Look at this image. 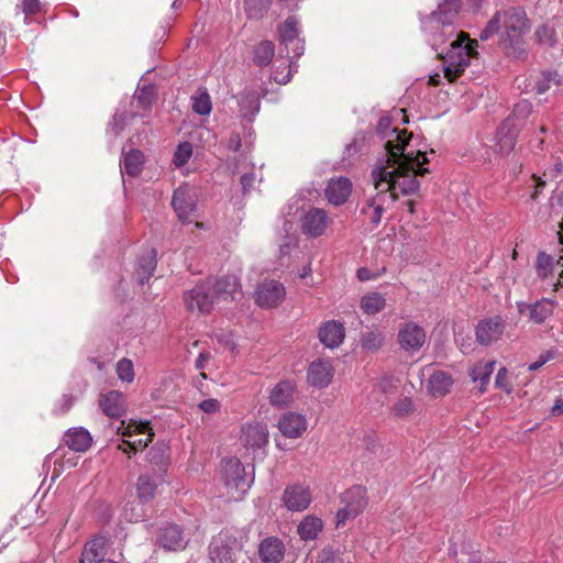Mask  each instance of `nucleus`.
<instances>
[{"label":"nucleus","mask_w":563,"mask_h":563,"mask_svg":"<svg viewBox=\"0 0 563 563\" xmlns=\"http://www.w3.org/2000/svg\"><path fill=\"white\" fill-rule=\"evenodd\" d=\"M352 184L346 177L331 179L325 189L328 201L334 206L344 203L351 195Z\"/></svg>","instance_id":"26"},{"label":"nucleus","mask_w":563,"mask_h":563,"mask_svg":"<svg viewBox=\"0 0 563 563\" xmlns=\"http://www.w3.org/2000/svg\"><path fill=\"white\" fill-rule=\"evenodd\" d=\"M65 443L75 452H85L91 446L92 438L88 430L78 427L67 431L65 434Z\"/></svg>","instance_id":"31"},{"label":"nucleus","mask_w":563,"mask_h":563,"mask_svg":"<svg viewBox=\"0 0 563 563\" xmlns=\"http://www.w3.org/2000/svg\"><path fill=\"white\" fill-rule=\"evenodd\" d=\"M241 442L251 449H261L268 443V430L263 423H249L242 427Z\"/></svg>","instance_id":"22"},{"label":"nucleus","mask_w":563,"mask_h":563,"mask_svg":"<svg viewBox=\"0 0 563 563\" xmlns=\"http://www.w3.org/2000/svg\"><path fill=\"white\" fill-rule=\"evenodd\" d=\"M453 385V379L450 374L443 371H434L428 380V390L434 397L446 395Z\"/></svg>","instance_id":"33"},{"label":"nucleus","mask_w":563,"mask_h":563,"mask_svg":"<svg viewBox=\"0 0 563 563\" xmlns=\"http://www.w3.org/2000/svg\"><path fill=\"white\" fill-rule=\"evenodd\" d=\"M476 46L477 42L475 40L471 41L464 32H460L451 43L450 49L443 56L444 77L450 82L455 81L465 71L471 57L477 54Z\"/></svg>","instance_id":"4"},{"label":"nucleus","mask_w":563,"mask_h":563,"mask_svg":"<svg viewBox=\"0 0 563 563\" xmlns=\"http://www.w3.org/2000/svg\"><path fill=\"white\" fill-rule=\"evenodd\" d=\"M143 165L144 155L140 150L129 151L121 162V168L132 177L137 176L142 172Z\"/></svg>","instance_id":"36"},{"label":"nucleus","mask_w":563,"mask_h":563,"mask_svg":"<svg viewBox=\"0 0 563 563\" xmlns=\"http://www.w3.org/2000/svg\"><path fill=\"white\" fill-rule=\"evenodd\" d=\"M285 551L284 542L277 537H267L258 545V555L264 563H279Z\"/></svg>","instance_id":"25"},{"label":"nucleus","mask_w":563,"mask_h":563,"mask_svg":"<svg viewBox=\"0 0 563 563\" xmlns=\"http://www.w3.org/2000/svg\"><path fill=\"white\" fill-rule=\"evenodd\" d=\"M385 338L379 331H368L362 335L361 345L368 351H377L384 344Z\"/></svg>","instance_id":"46"},{"label":"nucleus","mask_w":563,"mask_h":563,"mask_svg":"<svg viewBox=\"0 0 563 563\" xmlns=\"http://www.w3.org/2000/svg\"><path fill=\"white\" fill-rule=\"evenodd\" d=\"M167 446L164 444L155 445L150 449L147 452V460L148 462L157 467V474L165 473L168 465V454H167Z\"/></svg>","instance_id":"39"},{"label":"nucleus","mask_w":563,"mask_h":563,"mask_svg":"<svg viewBox=\"0 0 563 563\" xmlns=\"http://www.w3.org/2000/svg\"><path fill=\"white\" fill-rule=\"evenodd\" d=\"M192 111L200 115H208L212 110V103L209 92L206 88L199 89L191 97Z\"/></svg>","instance_id":"40"},{"label":"nucleus","mask_w":563,"mask_h":563,"mask_svg":"<svg viewBox=\"0 0 563 563\" xmlns=\"http://www.w3.org/2000/svg\"><path fill=\"white\" fill-rule=\"evenodd\" d=\"M506 321L501 316H490L482 319L475 328L476 341L483 346H489L504 335Z\"/></svg>","instance_id":"11"},{"label":"nucleus","mask_w":563,"mask_h":563,"mask_svg":"<svg viewBox=\"0 0 563 563\" xmlns=\"http://www.w3.org/2000/svg\"><path fill=\"white\" fill-rule=\"evenodd\" d=\"M199 409L202 410L206 413H214L220 410V402L217 399L209 398L206 400H202L198 405Z\"/></svg>","instance_id":"58"},{"label":"nucleus","mask_w":563,"mask_h":563,"mask_svg":"<svg viewBox=\"0 0 563 563\" xmlns=\"http://www.w3.org/2000/svg\"><path fill=\"white\" fill-rule=\"evenodd\" d=\"M285 287L277 280H265L258 285L255 301L262 308L278 306L285 299Z\"/></svg>","instance_id":"16"},{"label":"nucleus","mask_w":563,"mask_h":563,"mask_svg":"<svg viewBox=\"0 0 563 563\" xmlns=\"http://www.w3.org/2000/svg\"><path fill=\"white\" fill-rule=\"evenodd\" d=\"M134 99L139 102L141 108L147 109L155 99V87L153 85L139 87L134 95Z\"/></svg>","instance_id":"47"},{"label":"nucleus","mask_w":563,"mask_h":563,"mask_svg":"<svg viewBox=\"0 0 563 563\" xmlns=\"http://www.w3.org/2000/svg\"><path fill=\"white\" fill-rule=\"evenodd\" d=\"M563 174V162L555 161L553 165L545 169L543 173V177L550 180H555L559 176Z\"/></svg>","instance_id":"57"},{"label":"nucleus","mask_w":563,"mask_h":563,"mask_svg":"<svg viewBox=\"0 0 563 563\" xmlns=\"http://www.w3.org/2000/svg\"><path fill=\"white\" fill-rule=\"evenodd\" d=\"M99 406L103 413L110 418H120L125 412L124 397L119 390H110L101 395Z\"/></svg>","instance_id":"27"},{"label":"nucleus","mask_w":563,"mask_h":563,"mask_svg":"<svg viewBox=\"0 0 563 563\" xmlns=\"http://www.w3.org/2000/svg\"><path fill=\"white\" fill-rule=\"evenodd\" d=\"M460 8V0H443L435 11L421 20L423 30L431 35L435 44L444 43L455 34L453 23Z\"/></svg>","instance_id":"3"},{"label":"nucleus","mask_w":563,"mask_h":563,"mask_svg":"<svg viewBox=\"0 0 563 563\" xmlns=\"http://www.w3.org/2000/svg\"><path fill=\"white\" fill-rule=\"evenodd\" d=\"M272 0H245V5L251 15L262 14L268 9Z\"/></svg>","instance_id":"54"},{"label":"nucleus","mask_w":563,"mask_h":563,"mask_svg":"<svg viewBox=\"0 0 563 563\" xmlns=\"http://www.w3.org/2000/svg\"><path fill=\"white\" fill-rule=\"evenodd\" d=\"M272 78L274 81L280 85H286L290 81L291 78V65L287 64L283 66V70H279L278 67L273 71Z\"/></svg>","instance_id":"55"},{"label":"nucleus","mask_w":563,"mask_h":563,"mask_svg":"<svg viewBox=\"0 0 563 563\" xmlns=\"http://www.w3.org/2000/svg\"><path fill=\"white\" fill-rule=\"evenodd\" d=\"M521 124L514 123V119H506L496 132V148L503 155H508L517 143Z\"/></svg>","instance_id":"19"},{"label":"nucleus","mask_w":563,"mask_h":563,"mask_svg":"<svg viewBox=\"0 0 563 563\" xmlns=\"http://www.w3.org/2000/svg\"><path fill=\"white\" fill-rule=\"evenodd\" d=\"M495 369V362H486L484 364H478L472 371V379L473 382H478V389L481 393H484L486 389V385L489 383L490 376Z\"/></svg>","instance_id":"41"},{"label":"nucleus","mask_w":563,"mask_h":563,"mask_svg":"<svg viewBox=\"0 0 563 563\" xmlns=\"http://www.w3.org/2000/svg\"><path fill=\"white\" fill-rule=\"evenodd\" d=\"M184 301L191 312L209 313L216 302V296L211 289V278L185 292Z\"/></svg>","instance_id":"9"},{"label":"nucleus","mask_w":563,"mask_h":563,"mask_svg":"<svg viewBox=\"0 0 563 563\" xmlns=\"http://www.w3.org/2000/svg\"><path fill=\"white\" fill-rule=\"evenodd\" d=\"M556 305L555 299L542 298L532 303H518V309L520 313L528 312L533 323L542 324L553 314Z\"/></svg>","instance_id":"17"},{"label":"nucleus","mask_w":563,"mask_h":563,"mask_svg":"<svg viewBox=\"0 0 563 563\" xmlns=\"http://www.w3.org/2000/svg\"><path fill=\"white\" fill-rule=\"evenodd\" d=\"M156 268V252L151 250L146 254L142 255L137 263L136 277L141 285L148 282Z\"/></svg>","instance_id":"35"},{"label":"nucleus","mask_w":563,"mask_h":563,"mask_svg":"<svg viewBox=\"0 0 563 563\" xmlns=\"http://www.w3.org/2000/svg\"><path fill=\"white\" fill-rule=\"evenodd\" d=\"M298 38L297 22L294 18H288L279 29V40L285 45L286 53L289 54V45Z\"/></svg>","instance_id":"43"},{"label":"nucleus","mask_w":563,"mask_h":563,"mask_svg":"<svg viewBox=\"0 0 563 563\" xmlns=\"http://www.w3.org/2000/svg\"><path fill=\"white\" fill-rule=\"evenodd\" d=\"M532 111V106L527 100H521L514 107L512 113L507 119H514V123L521 124L525 123V120L530 115Z\"/></svg>","instance_id":"48"},{"label":"nucleus","mask_w":563,"mask_h":563,"mask_svg":"<svg viewBox=\"0 0 563 563\" xmlns=\"http://www.w3.org/2000/svg\"><path fill=\"white\" fill-rule=\"evenodd\" d=\"M239 548L235 537L221 532L209 545L210 560L212 563H233Z\"/></svg>","instance_id":"10"},{"label":"nucleus","mask_w":563,"mask_h":563,"mask_svg":"<svg viewBox=\"0 0 563 563\" xmlns=\"http://www.w3.org/2000/svg\"><path fill=\"white\" fill-rule=\"evenodd\" d=\"M289 51L294 53V57L298 58L303 54L305 45L303 41L299 37L289 45Z\"/></svg>","instance_id":"61"},{"label":"nucleus","mask_w":563,"mask_h":563,"mask_svg":"<svg viewBox=\"0 0 563 563\" xmlns=\"http://www.w3.org/2000/svg\"><path fill=\"white\" fill-rule=\"evenodd\" d=\"M221 479L230 500H241L251 487L252 479L246 478L245 467L236 457L221 462Z\"/></svg>","instance_id":"5"},{"label":"nucleus","mask_w":563,"mask_h":563,"mask_svg":"<svg viewBox=\"0 0 563 563\" xmlns=\"http://www.w3.org/2000/svg\"><path fill=\"white\" fill-rule=\"evenodd\" d=\"M553 263L551 255L540 252L536 260L537 276L547 285L549 279H553Z\"/></svg>","instance_id":"38"},{"label":"nucleus","mask_w":563,"mask_h":563,"mask_svg":"<svg viewBox=\"0 0 563 563\" xmlns=\"http://www.w3.org/2000/svg\"><path fill=\"white\" fill-rule=\"evenodd\" d=\"M73 405H74V397L71 395L65 394L57 401V404L54 408V412L56 415H64L71 408Z\"/></svg>","instance_id":"56"},{"label":"nucleus","mask_w":563,"mask_h":563,"mask_svg":"<svg viewBox=\"0 0 563 563\" xmlns=\"http://www.w3.org/2000/svg\"><path fill=\"white\" fill-rule=\"evenodd\" d=\"M278 429L283 435L296 439L299 438L307 429V420L305 416L297 412H286L278 421Z\"/></svg>","instance_id":"23"},{"label":"nucleus","mask_w":563,"mask_h":563,"mask_svg":"<svg viewBox=\"0 0 563 563\" xmlns=\"http://www.w3.org/2000/svg\"><path fill=\"white\" fill-rule=\"evenodd\" d=\"M329 224V217L323 209L311 208L301 218L302 233L311 236H321Z\"/></svg>","instance_id":"18"},{"label":"nucleus","mask_w":563,"mask_h":563,"mask_svg":"<svg viewBox=\"0 0 563 563\" xmlns=\"http://www.w3.org/2000/svg\"><path fill=\"white\" fill-rule=\"evenodd\" d=\"M161 473L157 474L155 470L152 473L147 472L140 475L136 484L137 496L143 501H148L154 498L159 483Z\"/></svg>","instance_id":"30"},{"label":"nucleus","mask_w":563,"mask_h":563,"mask_svg":"<svg viewBox=\"0 0 563 563\" xmlns=\"http://www.w3.org/2000/svg\"><path fill=\"white\" fill-rule=\"evenodd\" d=\"M135 117V112H117L108 125V133L119 136Z\"/></svg>","instance_id":"44"},{"label":"nucleus","mask_w":563,"mask_h":563,"mask_svg":"<svg viewBox=\"0 0 563 563\" xmlns=\"http://www.w3.org/2000/svg\"><path fill=\"white\" fill-rule=\"evenodd\" d=\"M274 55H275L274 43L271 41H262L254 48L253 60L257 66L264 67V66L269 65Z\"/></svg>","instance_id":"37"},{"label":"nucleus","mask_w":563,"mask_h":563,"mask_svg":"<svg viewBox=\"0 0 563 563\" xmlns=\"http://www.w3.org/2000/svg\"><path fill=\"white\" fill-rule=\"evenodd\" d=\"M117 374L122 382L131 383L134 379L133 363L129 358H121L117 363Z\"/></svg>","instance_id":"49"},{"label":"nucleus","mask_w":563,"mask_h":563,"mask_svg":"<svg viewBox=\"0 0 563 563\" xmlns=\"http://www.w3.org/2000/svg\"><path fill=\"white\" fill-rule=\"evenodd\" d=\"M108 540L97 537L88 541L81 552L79 563H101L107 554Z\"/></svg>","instance_id":"28"},{"label":"nucleus","mask_w":563,"mask_h":563,"mask_svg":"<svg viewBox=\"0 0 563 563\" xmlns=\"http://www.w3.org/2000/svg\"><path fill=\"white\" fill-rule=\"evenodd\" d=\"M551 82H553L556 86L560 85V79L558 78V74L556 73H543L542 79L534 82L533 90H536V92L538 95H542L550 89Z\"/></svg>","instance_id":"51"},{"label":"nucleus","mask_w":563,"mask_h":563,"mask_svg":"<svg viewBox=\"0 0 563 563\" xmlns=\"http://www.w3.org/2000/svg\"><path fill=\"white\" fill-rule=\"evenodd\" d=\"M415 410V404L411 398L404 397L399 399L393 407V413L397 418H404L412 413Z\"/></svg>","instance_id":"52"},{"label":"nucleus","mask_w":563,"mask_h":563,"mask_svg":"<svg viewBox=\"0 0 563 563\" xmlns=\"http://www.w3.org/2000/svg\"><path fill=\"white\" fill-rule=\"evenodd\" d=\"M386 300L379 292H371L362 297L361 308L366 314H375L384 309Z\"/></svg>","instance_id":"42"},{"label":"nucleus","mask_w":563,"mask_h":563,"mask_svg":"<svg viewBox=\"0 0 563 563\" xmlns=\"http://www.w3.org/2000/svg\"><path fill=\"white\" fill-rule=\"evenodd\" d=\"M296 384L292 380H282L271 390L268 399L273 407L284 408L291 404Z\"/></svg>","instance_id":"29"},{"label":"nucleus","mask_w":563,"mask_h":563,"mask_svg":"<svg viewBox=\"0 0 563 563\" xmlns=\"http://www.w3.org/2000/svg\"><path fill=\"white\" fill-rule=\"evenodd\" d=\"M119 430H121L123 437H131L133 433L147 434L145 439H140L134 442L124 440L121 444L118 445L119 450L128 454L135 453L137 450L145 449L153 441L154 433L151 432L148 422L144 423L131 421L126 427H124V421H122V426L119 428Z\"/></svg>","instance_id":"12"},{"label":"nucleus","mask_w":563,"mask_h":563,"mask_svg":"<svg viewBox=\"0 0 563 563\" xmlns=\"http://www.w3.org/2000/svg\"><path fill=\"white\" fill-rule=\"evenodd\" d=\"M156 542L165 551H181L187 545L183 529L175 523H166L157 529Z\"/></svg>","instance_id":"14"},{"label":"nucleus","mask_w":563,"mask_h":563,"mask_svg":"<svg viewBox=\"0 0 563 563\" xmlns=\"http://www.w3.org/2000/svg\"><path fill=\"white\" fill-rule=\"evenodd\" d=\"M283 503L290 511H303L312 501V493L309 486L303 484H292L285 488L283 493Z\"/></svg>","instance_id":"13"},{"label":"nucleus","mask_w":563,"mask_h":563,"mask_svg":"<svg viewBox=\"0 0 563 563\" xmlns=\"http://www.w3.org/2000/svg\"><path fill=\"white\" fill-rule=\"evenodd\" d=\"M241 285L234 275H227L219 279L211 278V289L217 297L234 298V295L240 291Z\"/></svg>","instance_id":"32"},{"label":"nucleus","mask_w":563,"mask_h":563,"mask_svg":"<svg viewBox=\"0 0 563 563\" xmlns=\"http://www.w3.org/2000/svg\"><path fill=\"white\" fill-rule=\"evenodd\" d=\"M551 413H552L553 416H560V415H562V413H563V400L558 399V400L554 402V405H553V407H552V409H551Z\"/></svg>","instance_id":"64"},{"label":"nucleus","mask_w":563,"mask_h":563,"mask_svg":"<svg viewBox=\"0 0 563 563\" xmlns=\"http://www.w3.org/2000/svg\"><path fill=\"white\" fill-rule=\"evenodd\" d=\"M323 529V522L313 515H307L297 527V533L303 541L316 540Z\"/></svg>","instance_id":"34"},{"label":"nucleus","mask_w":563,"mask_h":563,"mask_svg":"<svg viewBox=\"0 0 563 563\" xmlns=\"http://www.w3.org/2000/svg\"><path fill=\"white\" fill-rule=\"evenodd\" d=\"M191 155H192L191 144L188 142L181 143L177 146V148L174 153L173 163L177 167L184 166L190 159Z\"/></svg>","instance_id":"50"},{"label":"nucleus","mask_w":563,"mask_h":563,"mask_svg":"<svg viewBox=\"0 0 563 563\" xmlns=\"http://www.w3.org/2000/svg\"><path fill=\"white\" fill-rule=\"evenodd\" d=\"M534 34L540 44L553 46L556 42L555 31L547 24L539 26Z\"/></svg>","instance_id":"53"},{"label":"nucleus","mask_w":563,"mask_h":563,"mask_svg":"<svg viewBox=\"0 0 563 563\" xmlns=\"http://www.w3.org/2000/svg\"><path fill=\"white\" fill-rule=\"evenodd\" d=\"M377 133L382 140H385L386 157L391 156V154L398 155L400 152L413 150L410 145L412 134L408 133L405 129L393 128L389 117H382L379 119Z\"/></svg>","instance_id":"6"},{"label":"nucleus","mask_w":563,"mask_h":563,"mask_svg":"<svg viewBox=\"0 0 563 563\" xmlns=\"http://www.w3.org/2000/svg\"><path fill=\"white\" fill-rule=\"evenodd\" d=\"M211 355L209 352H201L199 353L197 360H196V368L203 369L206 367V364L210 361Z\"/></svg>","instance_id":"63"},{"label":"nucleus","mask_w":563,"mask_h":563,"mask_svg":"<svg viewBox=\"0 0 563 563\" xmlns=\"http://www.w3.org/2000/svg\"><path fill=\"white\" fill-rule=\"evenodd\" d=\"M393 198L386 192L377 191L374 197L367 200L362 213L369 219L374 227H377L382 221L384 211L393 203Z\"/></svg>","instance_id":"21"},{"label":"nucleus","mask_w":563,"mask_h":563,"mask_svg":"<svg viewBox=\"0 0 563 563\" xmlns=\"http://www.w3.org/2000/svg\"><path fill=\"white\" fill-rule=\"evenodd\" d=\"M243 195H246L250 192V190L254 187L255 184V174L254 173H247L242 175L240 179Z\"/></svg>","instance_id":"59"},{"label":"nucleus","mask_w":563,"mask_h":563,"mask_svg":"<svg viewBox=\"0 0 563 563\" xmlns=\"http://www.w3.org/2000/svg\"><path fill=\"white\" fill-rule=\"evenodd\" d=\"M40 0H23L22 9L25 14H35L40 11Z\"/></svg>","instance_id":"60"},{"label":"nucleus","mask_w":563,"mask_h":563,"mask_svg":"<svg viewBox=\"0 0 563 563\" xmlns=\"http://www.w3.org/2000/svg\"><path fill=\"white\" fill-rule=\"evenodd\" d=\"M429 163L428 153L420 150L400 152V154L386 157L377 162L372 169L373 185L377 191L393 196L395 202L400 195L409 196L419 190L420 183L417 176L429 173L422 167Z\"/></svg>","instance_id":"1"},{"label":"nucleus","mask_w":563,"mask_h":563,"mask_svg":"<svg viewBox=\"0 0 563 563\" xmlns=\"http://www.w3.org/2000/svg\"><path fill=\"white\" fill-rule=\"evenodd\" d=\"M333 377V366L329 360L318 358L313 361L307 372L310 385L323 388L327 387Z\"/></svg>","instance_id":"20"},{"label":"nucleus","mask_w":563,"mask_h":563,"mask_svg":"<svg viewBox=\"0 0 563 563\" xmlns=\"http://www.w3.org/2000/svg\"><path fill=\"white\" fill-rule=\"evenodd\" d=\"M344 507L338 510L336 526H342L346 520L358 516L366 507V490L363 486H353L341 495Z\"/></svg>","instance_id":"8"},{"label":"nucleus","mask_w":563,"mask_h":563,"mask_svg":"<svg viewBox=\"0 0 563 563\" xmlns=\"http://www.w3.org/2000/svg\"><path fill=\"white\" fill-rule=\"evenodd\" d=\"M550 358H551L550 352H548L547 354H541L539 356L538 361L529 364L528 369L531 371V372L537 371L541 366H543Z\"/></svg>","instance_id":"62"},{"label":"nucleus","mask_w":563,"mask_h":563,"mask_svg":"<svg viewBox=\"0 0 563 563\" xmlns=\"http://www.w3.org/2000/svg\"><path fill=\"white\" fill-rule=\"evenodd\" d=\"M317 563H353V555L351 553L335 552L327 548L318 553Z\"/></svg>","instance_id":"45"},{"label":"nucleus","mask_w":563,"mask_h":563,"mask_svg":"<svg viewBox=\"0 0 563 563\" xmlns=\"http://www.w3.org/2000/svg\"><path fill=\"white\" fill-rule=\"evenodd\" d=\"M500 30H503L500 45L506 54L516 58L523 56L522 37L529 31V21L525 10L511 7L496 12L479 34V38L486 41Z\"/></svg>","instance_id":"2"},{"label":"nucleus","mask_w":563,"mask_h":563,"mask_svg":"<svg viewBox=\"0 0 563 563\" xmlns=\"http://www.w3.org/2000/svg\"><path fill=\"white\" fill-rule=\"evenodd\" d=\"M318 336L324 346L334 349L343 342L345 338V329L339 321H327L319 328Z\"/></svg>","instance_id":"24"},{"label":"nucleus","mask_w":563,"mask_h":563,"mask_svg":"<svg viewBox=\"0 0 563 563\" xmlns=\"http://www.w3.org/2000/svg\"><path fill=\"white\" fill-rule=\"evenodd\" d=\"M397 341L404 351L415 353L424 344L426 331L412 321L406 322L398 331Z\"/></svg>","instance_id":"15"},{"label":"nucleus","mask_w":563,"mask_h":563,"mask_svg":"<svg viewBox=\"0 0 563 563\" xmlns=\"http://www.w3.org/2000/svg\"><path fill=\"white\" fill-rule=\"evenodd\" d=\"M197 201V189L189 184H183L174 190L172 207L181 222L190 223L195 219Z\"/></svg>","instance_id":"7"}]
</instances>
